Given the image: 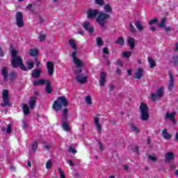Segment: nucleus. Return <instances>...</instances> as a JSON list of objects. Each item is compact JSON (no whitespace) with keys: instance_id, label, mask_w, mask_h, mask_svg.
I'll return each mask as SVG.
<instances>
[{"instance_id":"1","label":"nucleus","mask_w":178,"mask_h":178,"mask_svg":"<svg viewBox=\"0 0 178 178\" xmlns=\"http://www.w3.org/2000/svg\"><path fill=\"white\" fill-rule=\"evenodd\" d=\"M97 16L98 17L96 22L98 23L100 29H104V27H105V24L108 23L106 20H108V19H111V15L104 12H99V10L98 9L89 8L86 11L87 19H94Z\"/></svg>"},{"instance_id":"2","label":"nucleus","mask_w":178,"mask_h":178,"mask_svg":"<svg viewBox=\"0 0 178 178\" xmlns=\"http://www.w3.org/2000/svg\"><path fill=\"white\" fill-rule=\"evenodd\" d=\"M71 56L73 59V63L78 69V70L74 72L75 74L76 75V81L81 84L87 83V79H88V77L86 75V74H81V72H83V69L81 67L84 66V63L77 58V51L72 52L71 54Z\"/></svg>"},{"instance_id":"3","label":"nucleus","mask_w":178,"mask_h":178,"mask_svg":"<svg viewBox=\"0 0 178 178\" xmlns=\"http://www.w3.org/2000/svg\"><path fill=\"white\" fill-rule=\"evenodd\" d=\"M68 105L67 98L65 96H60L54 102L52 108L56 112H59V111H62V108H67Z\"/></svg>"},{"instance_id":"4","label":"nucleus","mask_w":178,"mask_h":178,"mask_svg":"<svg viewBox=\"0 0 178 178\" xmlns=\"http://www.w3.org/2000/svg\"><path fill=\"white\" fill-rule=\"evenodd\" d=\"M140 112V119L143 122H147L149 119V108L148 106L144 102H142L139 106Z\"/></svg>"},{"instance_id":"5","label":"nucleus","mask_w":178,"mask_h":178,"mask_svg":"<svg viewBox=\"0 0 178 178\" xmlns=\"http://www.w3.org/2000/svg\"><path fill=\"white\" fill-rule=\"evenodd\" d=\"M2 95V101L3 104H1V106L5 108L6 106H12V103H10L9 98V90L8 89H4L1 93Z\"/></svg>"},{"instance_id":"6","label":"nucleus","mask_w":178,"mask_h":178,"mask_svg":"<svg viewBox=\"0 0 178 178\" xmlns=\"http://www.w3.org/2000/svg\"><path fill=\"white\" fill-rule=\"evenodd\" d=\"M16 24L17 27L22 29L24 27V21L23 20V13L18 11L15 15Z\"/></svg>"},{"instance_id":"7","label":"nucleus","mask_w":178,"mask_h":178,"mask_svg":"<svg viewBox=\"0 0 178 178\" xmlns=\"http://www.w3.org/2000/svg\"><path fill=\"white\" fill-rule=\"evenodd\" d=\"M17 52L19 51L13 47L11 50V56L13 58V60H11V66L13 67H16V62H17L18 59H22L21 56H17Z\"/></svg>"},{"instance_id":"8","label":"nucleus","mask_w":178,"mask_h":178,"mask_svg":"<svg viewBox=\"0 0 178 178\" xmlns=\"http://www.w3.org/2000/svg\"><path fill=\"white\" fill-rule=\"evenodd\" d=\"M47 73L49 76H54V72H55V65L52 61H48L47 63Z\"/></svg>"},{"instance_id":"9","label":"nucleus","mask_w":178,"mask_h":178,"mask_svg":"<svg viewBox=\"0 0 178 178\" xmlns=\"http://www.w3.org/2000/svg\"><path fill=\"white\" fill-rule=\"evenodd\" d=\"M169 76V84H168V90L169 91H172L173 88H175V78H173V74L171 71L168 72Z\"/></svg>"},{"instance_id":"10","label":"nucleus","mask_w":178,"mask_h":178,"mask_svg":"<svg viewBox=\"0 0 178 178\" xmlns=\"http://www.w3.org/2000/svg\"><path fill=\"white\" fill-rule=\"evenodd\" d=\"M165 159L164 160V162L165 163H169V162L173 161L175 159V153L172 152H168L165 155Z\"/></svg>"},{"instance_id":"11","label":"nucleus","mask_w":178,"mask_h":178,"mask_svg":"<svg viewBox=\"0 0 178 178\" xmlns=\"http://www.w3.org/2000/svg\"><path fill=\"white\" fill-rule=\"evenodd\" d=\"M16 67H14L15 69L17 67V66H19V69L22 70L23 72H27V67L23 64V59L18 58L17 61H16Z\"/></svg>"},{"instance_id":"12","label":"nucleus","mask_w":178,"mask_h":178,"mask_svg":"<svg viewBox=\"0 0 178 178\" xmlns=\"http://www.w3.org/2000/svg\"><path fill=\"white\" fill-rule=\"evenodd\" d=\"M99 83L101 87H104V86H105V83H106V72H102L100 73V79Z\"/></svg>"},{"instance_id":"13","label":"nucleus","mask_w":178,"mask_h":178,"mask_svg":"<svg viewBox=\"0 0 178 178\" xmlns=\"http://www.w3.org/2000/svg\"><path fill=\"white\" fill-rule=\"evenodd\" d=\"M144 73V70L142 68H138L136 72L134 74V79H138L140 80L143 77V74Z\"/></svg>"},{"instance_id":"14","label":"nucleus","mask_w":178,"mask_h":178,"mask_svg":"<svg viewBox=\"0 0 178 178\" xmlns=\"http://www.w3.org/2000/svg\"><path fill=\"white\" fill-rule=\"evenodd\" d=\"M94 122H95V125L96 126L98 133H102V127H101V124H99V118H98L97 116H95L94 118Z\"/></svg>"},{"instance_id":"15","label":"nucleus","mask_w":178,"mask_h":178,"mask_svg":"<svg viewBox=\"0 0 178 178\" xmlns=\"http://www.w3.org/2000/svg\"><path fill=\"white\" fill-rule=\"evenodd\" d=\"M175 116H176V112H172L171 113H166L165 118L169 119L174 124H176V120L175 119Z\"/></svg>"},{"instance_id":"16","label":"nucleus","mask_w":178,"mask_h":178,"mask_svg":"<svg viewBox=\"0 0 178 178\" xmlns=\"http://www.w3.org/2000/svg\"><path fill=\"white\" fill-rule=\"evenodd\" d=\"M90 22H86L83 24V27L84 30H86V31H88L90 34H92L94 33V27H90Z\"/></svg>"},{"instance_id":"17","label":"nucleus","mask_w":178,"mask_h":178,"mask_svg":"<svg viewBox=\"0 0 178 178\" xmlns=\"http://www.w3.org/2000/svg\"><path fill=\"white\" fill-rule=\"evenodd\" d=\"M46 83V88L45 91L47 94H51L52 93V84L51 83V81L49 80H45Z\"/></svg>"},{"instance_id":"18","label":"nucleus","mask_w":178,"mask_h":178,"mask_svg":"<svg viewBox=\"0 0 178 178\" xmlns=\"http://www.w3.org/2000/svg\"><path fill=\"white\" fill-rule=\"evenodd\" d=\"M127 43L128 45H129L131 50H133L134 48H136V39L134 38H128Z\"/></svg>"},{"instance_id":"19","label":"nucleus","mask_w":178,"mask_h":178,"mask_svg":"<svg viewBox=\"0 0 178 178\" xmlns=\"http://www.w3.org/2000/svg\"><path fill=\"white\" fill-rule=\"evenodd\" d=\"M1 74L4 81H8V77H9V74L8 73V67H3L1 70Z\"/></svg>"},{"instance_id":"20","label":"nucleus","mask_w":178,"mask_h":178,"mask_svg":"<svg viewBox=\"0 0 178 178\" xmlns=\"http://www.w3.org/2000/svg\"><path fill=\"white\" fill-rule=\"evenodd\" d=\"M37 104V98L35 97H31L29 100V106L31 109H34Z\"/></svg>"},{"instance_id":"21","label":"nucleus","mask_w":178,"mask_h":178,"mask_svg":"<svg viewBox=\"0 0 178 178\" xmlns=\"http://www.w3.org/2000/svg\"><path fill=\"white\" fill-rule=\"evenodd\" d=\"M161 134L163 138H165V140H170V138H172V136L169 133H168V129L166 128H165L162 131Z\"/></svg>"},{"instance_id":"22","label":"nucleus","mask_w":178,"mask_h":178,"mask_svg":"<svg viewBox=\"0 0 178 178\" xmlns=\"http://www.w3.org/2000/svg\"><path fill=\"white\" fill-rule=\"evenodd\" d=\"M41 76V70H35L32 71L31 77L33 79H38Z\"/></svg>"},{"instance_id":"23","label":"nucleus","mask_w":178,"mask_h":178,"mask_svg":"<svg viewBox=\"0 0 178 178\" xmlns=\"http://www.w3.org/2000/svg\"><path fill=\"white\" fill-rule=\"evenodd\" d=\"M147 60L150 65V69H154L156 66V62H155V60L152 57H148Z\"/></svg>"},{"instance_id":"24","label":"nucleus","mask_w":178,"mask_h":178,"mask_svg":"<svg viewBox=\"0 0 178 178\" xmlns=\"http://www.w3.org/2000/svg\"><path fill=\"white\" fill-rule=\"evenodd\" d=\"M135 26L139 31H143V30H144V26H143L141 21H136L135 22Z\"/></svg>"},{"instance_id":"25","label":"nucleus","mask_w":178,"mask_h":178,"mask_svg":"<svg viewBox=\"0 0 178 178\" xmlns=\"http://www.w3.org/2000/svg\"><path fill=\"white\" fill-rule=\"evenodd\" d=\"M29 55L33 58H37L38 56V49H31L29 50Z\"/></svg>"},{"instance_id":"26","label":"nucleus","mask_w":178,"mask_h":178,"mask_svg":"<svg viewBox=\"0 0 178 178\" xmlns=\"http://www.w3.org/2000/svg\"><path fill=\"white\" fill-rule=\"evenodd\" d=\"M115 44L123 47V45H124V38L123 37L118 38L117 40L115 42Z\"/></svg>"},{"instance_id":"27","label":"nucleus","mask_w":178,"mask_h":178,"mask_svg":"<svg viewBox=\"0 0 178 178\" xmlns=\"http://www.w3.org/2000/svg\"><path fill=\"white\" fill-rule=\"evenodd\" d=\"M23 112L26 116L30 115V107L27 104L23 105Z\"/></svg>"},{"instance_id":"28","label":"nucleus","mask_w":178,"mask_h":178,"mask_svg":"<svg viewBox=\"0 0 178 178\" xmlns=\"http://www.w3.org/2000/svg\"><path fill=\"white\" fill-rule=\"evenodd\" d=\"M33 86H44V84H45V80L39 79L38 81H33Z\"/></svg>"},{"instance_id":"29","label":"nucleus","mask_w":178,"mask_h":178,"mask_svg":"<svg viewBox=\"0 0 178 178\" xmlns=\"http://www.w3.org/2000/svg\"><path fill=\"white\" fill-rule=\"evenodd\" d=\"M156 95L159 98H162L163 97V87L159 88L156 92Z\"/></svg>"},{"instance_id":"30","label":"nucleus","mask_w":178,"mask_h":178,"mask_svg":"<svg viewBox=\"0 0 178 178\" xmlns=\"http://www.w3.org/2000/svg\"><path fill=\"white\" fill-rule=\"evenodd\" d=\"M68 43L70 44V45L72 48V49H74V51H77V45H76V42H74V40L70 39L68 41Z\"/></svg>"},{"instance_id":"31","label":"nucleus","mask_w":178,"mask_h":178,"mask_svg":"<svg viewBox=\"0 0 178 178\" xmlns=\"http://www.w3.org/2000/svg\"><path fill=\"white\" fill-rule=\"evenodd\" d=\"M129 125L131 126V129L132 130V131H134L135 133H140V129H138V127L134 125L133 122H131Z\"/></svg>"},{"instance_id":"32","label":"nucleus","mask_w":178,"mask_h":178,"mask_svg":"<svg viewBox=\"0 0 178 178\" xmlns=\"http://www.w3.org/2000/svg\"><path fill=\"white\" fill-rule=\"evenodd\" d=\"M129 30L131 34H136L137 33V29H136V27L133 25V22L129 23Z\"/></svg>"},{"instance_id":"33","label":"nucleus","mask_w":178,"mask_h":178,"mask_svg":"<svg viewBox=\"0 0 178 178\" xmlns=\"http://www.w3.org/2000/svg\"><path fill=\"white\" fill-rule=\"evenodd\" d=\"M104 10L106 13H112V7L109 4H106L104 6Z\"/></svg>"},{"instance_id":"34","label":"nucleus","mask_w":178,"mask_h":178,"mask_svg":"<svg viewBox=\"0 0 178 178\" xmlns=\"http://www.w3.org/2000/svg\"><path fill=\"white\" fill-rule=\"evenodd\" d=\"M9 77L11 81H13L16 77H17V74L16 72L13 71L11 73L9 74Z\"/></svg>"},{"instance_id":"35","label":"nucleus","mask_w":178,"mask_h":178,"mask_svg":"<svg viewBox=\"0 0 178 178\" xmlns=\"http://www.w3.org/2000/svg\"><path fill=\"white\" fill-rule=\"evenodd\" d=\"M96 42L97 44V47H102V45H104V41L100 37H97L96 38Z\"/></svg>"},{"instance_id":"36","label":"nucleus","mask_w":178,"mask_h":178,"mask_svg":"<svg viewBox=\"0 0 178 178\" xmlns=\"http://www.w3.org/2000/svg\"><path fill=\"white\" fill-rule=\"evenodd\" d=\"M133 52L132 51H123L122 56L123 58H130Z\"/></svg>"},{"instance_id":"37","label":"nucleus","mask_w":178,"mask_h":178,"mask_svg":"<svg viewBox=\"0 0 178 178\" xmlns=\"http://www.w3.org/2000/svg\"><path fill=\"white\" fill-rule=\"evenodd\" d=\"M86 104H88V105H92V99H91L90 95H88L86 97Z\"/></svg>"},{"instance_id":"38","label":"nucleus","mask_w":178,"mask_h":178,"mask_svg":"<svg viewBox=\"0 0 178 178\" xmlns=\"http://www.w3.org/2000/svg\"><path fill=\"white\" fill-rule=\"evenodd\" d=\"M172 63L174 66H177L178 65V55H175L172 57Z\"/></svg>"},{"instance_id":"39","label":"nucleus","mask_w":178,"mask_h":178,"mask_svg":"<svg viewBox=\"0 0 178 178\" xmlns=\"http://www.w3.org/2000/svg\"><path fill=\"white\" fill-rule=\"evenodd\" d=\"M68 152H70L71 154H77V150H76V147H73L72 146H70L68 148Z\"/></svg>"},{"instance_id":"40","label":"nucleus","mask_w":178,"mask_h":178,"mask_svg":"<svg viewBox=\"0 0 178 178\" xmlns=\"http://www.w3.org/2000/svg\"><path fill=\"white\" fill-rule=\"evenodd\" d=\"M95 3L96 5H99V6H104V5H105V1L104 0H95Z\"/></svg>"},{"instance_id":"41","label":"nucleus","mask_w":178,"mask_h":178,"mask_svg":"<svg viewBox=\"0 0 178 178\" xmlns=\"http://www.w3.org/2000/svg\"><path fill=\"white\" fill-rule=\"evenodd\" d=\"M63 129L65 130V131H70V128L69 127V124H67L66 122H64L63 124Z\"/></svg>"},{"instance_id":"42","label":"nucleus","mask_w":178,"mask_h":178,"mask_svg":"<svg viewBox=\"0 0 178 178\" xmlns=\"http://www.w3.org/2000/svg\"><path fill=\"white\" fill-rule=\"evenodd\" d=\"M166 24V19H163L161 20V22H160V24H159V27L160 29H163V27H165V24Z\"/></svg>"},{"instance_id":"43","label":"nucleus","mask_w":178,"mask_h":178,"mask_svg":"<svg viewBox=\"0 0 178 178\" xmlns=\"http://www.w3.org/2000/svg\"><path fill=\"white\" fill-rule=\"evenodd\" d=\"M115 64L117 65V66H120V67H123V61H122V59L118 58Z\"/></svg>"},{"instance_id":"44","label":"nucleus","mask_w":178,"mask_h":178,"mask_svg":"<svg viewBox=\"0 0 178 178\" xmlns=\"http://www.w3.org/2000/svg\"><path fill=\"white\" fill-rule=\"evenodd\" d=\"M37 148H38V143L37 142H35L32 145V150L33 151V152H35L37 151Z\"/></svg>"},{"instance_id":"45","label":"nucleus","mask_w":178,"mask_h":178,"mask_svg":"<svg viewBox=\"0 0 178 178\" xmlns=\"http://www.w3.org/2000/svg\"><path fill=\"white\" fill-rule=\"evenodd\" d=\"M156 23H158V19L157 18H154V19H151L149 22V26H152V24H155Z\"/></svg>"},{"instance_id":"46","label":"nucleus","mask_w":178,"mask_h":178,"mask_svg":"<svg viewBox=\"0 0 178 178\" xmlns=\"http://www.w3.org/2000/svg\"><path fill=\"white\" fill-rule=\"evenodd\" d=\"M47 169H51L52 168V161L51 160H48L46 163Z\"/></svg>"},{"instance_id":"47","label":"nucleus","mask_w":178,"mask_h":178,"mask_svg":"<svg viewBox=\"0 0 178 178\" xmlns=\"http://www.w3.org/2000/svg\"><path fill=\"white\" fill-rule=\"evenodd\" d=\"M27 66H28L29 70H31V69L34 68V63L29 62L27 63Z\"/></svg>"},{"instance_id":"48","label":"nucleus","mask_w":178,"mask_h":178,"mask_svg":"<svg viewBox=\"0 0 178 178\" xmlns=\"http://www.w3.org/2000/svg\"><path fill=\"white\" fill-rule=\"evenodd\" d=\"M158 98H159V97H158V95H156V94H155V93L151 94V99L152 101H157Z\"/></svg>"},{"instance_id":"49","label":"nucleus","mask_w":178,"mask_h":178,"mask_svg":"<svg viewBox=\"0 0 178 178\" xmlns=\"http://www.w3.org/2000/svg\"><path fill=\"white\" fill-rule=\"evenodd\" d=\"M7 134H10V133H12V125H10V124H9L8 126H7Z\"/></svg>"},{"instance_id":"50","label":"nucleus","mask_w":178,"mask_h":178,"mask_svg":"<svg viewBox=\"0 0 178 178\" xmlns=\"http://www.w3.org/2000/svg\"><path fill=\"white\" fill-rule=\"evenodd\" d=\"M35 65L36 67H38V66H40V65H41V62L38 61V57L35 58Z\"/></svg>"},{"instance_id":"51","label":"nucleus","mask_w":178,"mask_h":178,"mask_svg":"<svg viewBox=\"0 0 178 178\" xmlns=\"http://www.w3.org/2000/svg\"><path fill=\"white\" fill-rule=\"evenodd\" d=\"M103 54H104V55H109V50L108 49V48H103Z\"/></svg>"},{"instance_id":"52","label":"nucleus","mask_w":178,"mask_h":178,"mask_svg":"<svg viewBox=\"0 0 178 178\" xmlns=\"http://www.w3.org/2000/svg\"><path fill=\"white\" fill-rule=\"evenodd\" d=\"M47 38L45 35H40L39 37V41H44Z\"/></svg>"},{"instance_id":"53","label":"nucleus","mask_w":178,"mask_h":178,"mask_svg":"<svg viewBox=\"0 0 178 178\" xmlns=\"http://www.w3.org/2000/svg\"><path fill=\"white\" fill-rule=\"evenodd\" d=\"M149 159H151V161H153V162H155L158 159L156 157H154L153 156L148 155Z\"/></svg>"},{"instance_id":"54","label":"nucleus","mask_w":178,"mask_h":178,"mask_svg":"<svg viewBox=\"0 0 178 178\" xmlns=\"http://www.w3.org/2000/svg\"><path fill=\"white\" fill-rule=\"evenodd\" d=\"M69 113V109L66 107L63 110V115H67Z\"/></svg>"},{"instance_id":"55","label":"nucleus","mask_w":178,"mask_h":178,"mask_svg":"<svg viewBox=\"0 0 178 178\" xmlns=\"http://www.w3.org/2000/svg\"><path fill=\"white\" fill-rule=\"evenodd\" d=\"M165 33H170L172 31V28L171 27H165L164 30Z\"/></svg>"},{"instance_id":"56","label":"nucleus","mask_w":178,"mask_h":178,"mask_svg":"<svg viewBox=\"0 0 178 178\" xmlns=\"http://www.w3.org/2000/svg\"><path fill=\"white\" fill-rule=\"evenodd\" d=\"M135 151H136L137 155H140V147L138 146L135 147Z\"/></svg>"},{"instance_id":"57","label":"nucleus","mask_w":178,"mask_h":178,"mask_svg":"<svg viewBox=\"0 0 178 178\" xmlns=\"http://www.w3.org/2000/svg\"><path fill=\"white\" fill-rule=\"evenodd\" d=\"M115 73H116V74H120L122 73V70H120V68H119V67H117Z\"/></svg>"},{"instance_id":"58","label":"nucleus","mask_w":178,"mask_h":178,"mask_svg":"<svg viewBox=\"0 0 178 178\" xmlns=\"http://www.w3.org/2000/svg\"><path fill=\"white\" fill-rule=\"evenodd\" d=\"M38 19L40 24H42V23H44V19H42V17H41V15H38Z\"/></svg>"},{"instance_id":"59","label":"nucleus","mask_w":178,"mask_h":178,"mask_svg":"<svg viewBox=\"0 0 178 178\" xmlns=\"http://www.w3.org/2000/svg\"><path fill=\"white\" fill-rule=\"evenodd\" d=\"M74 177H75V178H81V175H80V172H76L74 175Z\"/></svg>"},{"instance_id":"60","label":"nucleus","mask_w":178,"mask_h":178,"mask_svg":"<svg viewBox=\"0 0 178 178\" xmlns=\"http://www.w3.org/2000/svg\"><path fill=\"white\" fill-rule=\"evenodd\" d=\"M67 163H69V165H70V166H74V163H73V161H72V160H67Z\"/></svg>"},{"instance_id":"61","label":"nucleus","mask_w":178,"mask_h":178,"mask_svg":"<svg viewBox=\"0 0 178 178\" xmlns=\"http://www.w3.org/2000/svg\"><path fill=\"white\" fill-rule=\"evenodd\" d=\"M99 145L100 150L104 151V145L102 144V143L99 142Z\"/></svg>"},{"instance_id":"62","label":"nucleus","mask_w":178,"mask_h":178,"mask_svg":"<svg viewBox=\"0 0 178 178\" xmlns=\"http://www.w3.org/2000/svg\"><path fill=\"white\" fill-rule=\"evenodd\" d=\"M109 90L110 91H113V90H115V86L114 85H110L109 86Z\"/></svg>"},{"instance_id":"63","label":"nucleus","mask_w":178,"mask_h":178,"mask_svg":"<svg viewBox=\"0 0 178 178\" xmlns=\"http://www.w3.org/2000/svg\"><path fill=\"white\" fill-rule=\"evenodd\" d=\"M127 74H128V76H131V74H133V70H127Z\"/></svg>"},{"instance_id":"64","label":"nucleus","mask_w":178,"mask_h":178,"mask_svg":"<svg viewBox=\"0 0 178 178\" xmlns=\"http://www.w3.org/2000/svg\"><path fill=\"white\" fill-rule=\"evenodd\" d=\"M63 120H67V114H63Z\"/></svg>"}]
</instances>
